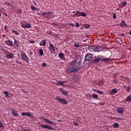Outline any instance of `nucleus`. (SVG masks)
<instances>
[{
	"label": "nucleus",
	"instance_id": "1",
	"mask_svg": "<svg viewBox=\"0 0 131 131\" xmlns=\"http://www.w3.org/2000/svg\"><path fill=\"white\" fill-rule=\"evenodd\" d=\"M70 66L72 67L68 68L67 72L68 73H73L74 72H77L80 69L81 64L80 62H77V59H75L70 63Z\"/></svg>",
	"mask_w": 131,
	"mask_h": 131
},
{
	"label": "nucleus",
	"instance_id": "2",
	"mask_svg": "<svg viewBox=\"0 0 131 131\" xmlns=\"http://www.w3.org/2000/svg\"><path fill=\"white\" fill-rule=\"evenodd\" d=\"M56 100L58 101V102H60V103H61V104H63V105H67V104H68V102H67V100L66 99L60 98L59 97H56Z\"/></svg>",
	"mask_w": 131,
	"mask_h": 131
},
{
	"label": "nucleus",
	"instance_id": "3",
	"mask_svg": "<svg viewBox=\"0 0 131 131\" xmlns=\"http://www.w3.org/2000/svg\"><path fill=\"white\" fill-rule=\"evenodd\" d=\"M21 57L25 61V62H27V63H29V58H28V56H27V55L25 53H23L21 54Z\"/></svg>",
	"mask_w": 131,
	"mask_h": 131
},
{
	"label": "nucleus",
	"instance_id": "4",
	"mask_svg": "<svg viewBox=\"0 0 131 131\" xmlns=\"http://www.w3.org/2000/svg\"><path fill=\"white\" fill-rule=\"evenodd\" d=\"M92 59H93V54L87 53L85 56V61H91Z\"/></svg>",
	"mask_w": 131,
	"mask_h": 131
},
{
	"label": "nucleus",
	"instance_id": "5",
	"mask_svg": "<svg viewBox=\"0 0 131 131\" xmlns=\"http://www.w3.org/2000/svg\"><path fill=\"white\" fill-rule=\"evenodd\" d=\"M48 49L50 53H51L52 54H53V53L56 51V50L55 49V47L54 46V45H53V43H50L49 45Z\"/></svg>",
	"mask_w": 131,
	"mask_h": 131
},
{
	"label": "nucleus",
	"instance_id": "6",
	"mask_svg": "<svg viewBox=\"0 0 131 131\" xmlns=\"http://www.w3.org/2000/svg\"><path fill=\"white\" fill-rule=\"evenodd\" d=\"M125 110L123 107H118L117 108V112L119 113V114H123V112Z\"/></svg>",
	"mask_w": 131,
	"mask_h": 131
},
{
	"label": "nucleus",
	"instance_id": "7",
	"mask_svg": "<svg viewBox=\"0 0 131 131\" xmlns=\"http://www.w3.org/2000/svg\"><path fill=\"white\" fill-rule=\"evenodd\" d=\"M41 127L42 128H47V129H52V130H54V128H52V126H49L47 125H41Z\"/></svg>",
	"mask_w": 131,
	"mask_h": 131
},
{
	"label": "nucleus",
	"instance_id": "8",
	"mask_svg": "<svg viewBox=\"0 0 131 131\" xmlns=\"http://www.w3.org/2000/svg\"><path fill=\"white\" fill-rule=\"evenodd\" d=\"M103 51V48L102 47H94V52L100 53Z\"/></svg>",
	"mask_w": 131,
	"mask_h": 131
},
{
	"label": "nucleus",
	"instance_id": "9",
	"mask_svg": "<svg viewBox=\"0 0 131 131\" xmlns=\"http://www.w3.org/2000/svg\"><path fill=\"white\" fill-rule=\"evenodd\" d=\"M59 91L63 96H67V95H68V91H66L62 88H59Z\"/></svg>",
	"mask_w": 131,
	"mask_h": 131
},
{
	"label": "nucleus",
	"instance_id": "10",
	"mask_svg": "<svg viewBox=\"0 0 131 131\" xmlns=\"http://www.w3.org/2000/svg\"><path fill=\"white\" fill-rule=\"evenodd\" d=\"M58 56L60 59H61V60H63V61H65V56L64 55V53L62 52L59 53Z\"/></svg>",
	"mask_w": 131,
	"mask_h": 131
},
{
	"label": "nucleus",
	"instance_id": "11",
	"mask_svg": "<svg viewBox=\"0 0 131 131\" xmlns=\"http://www.w3.org/2000/svg\"><path fill=\"white\" fill-rule=\"evenodd\" d=\"M12 114L13 116H15V117H19V114H18V112L15 111V110L12 111Z\"/></svg>",
	"mask_w": 131,
	"mask_h": 131
},
{
	"label": "nucleus",
	"instance_id": "12",
	"mask_svg": "<svg viewBox=\"0 0 131 131\" xmlns=\"http://www.w3.org/2000/svg\"><path fill=\"white\" fill-rule=\"evenodd\" d=\"M94 49H95V47L93 46H89L88 47V51H90L91 53L94 52Z\"/></svg>",
	"mask_w": 131,
	"mask_h": 131
},
{
	"label": "nucleus",
	"instance_id": "13",
	"mask_svg": "<svg viewBox=\"0 0 131 131\" xmlns=\"http://www.w3.org/2000/svg\"><path fill=\"white\" fill-rule=\"evenodd\" d=\"M7 59H13L14 58V54L13 53H8L6 55Z\"/></svg>",
	"mask_w": 131,
	"mask_h": 131
},
{
	"label": "nucleus",
	"instance_id": "14",
	"mask_svg": "<svg viewBox=\"0 0 131 131\" xmlns=\"http://www.w3.org/2000/svg\"><path fill=\"white\" fill-rule=\"evenodd\" d=\"M57 85H63L64 83H66V81H58L55 83Z\"/></svg>",
	"mask_w": 131,
	"mask_h": 131
},
{
	"label": "nucleus",
	"instance_id": "15",
	"mask_svg": "<svg viewBox=\"0 0 131 131\" xmlns=\"http://www.w3.org/2000/svg\"><path fill=\"white\" fill-rule=\"evenodd\" d=\"M21 115L22 116H28V117H30V116H31V114L29 112H23L21 113Z\"/></svg>",
	"mask_w": 131,
	"mask_h": 131
},
{
	"label": "nucleus",
	"instance_id": "16",
	"mask_svg": "<svg viewBox=\"0 0 131 131\" xmlns=\"http://www.w3.org/2000/svg\"><path fill=\"white\" fill-rule=\"evenodd\" d=\"M41 118H42L44 121H46L48 123H49L50 124H54V122L49 120L47 118H44L43 117H41Z\"/></svg>",
	"mask_w": 131,
	"mask_h": 131
},
{
	"label": "nucleus",
	"instance_id": "17",
	"mask_svg": "<svg viewBox=\"0 0 131 131\" xmlns=\"http://www.w3.org/2000/svg\"><path fill=\"white\" fill-rule=\"evenodd\" d=\"M120 25L121 26V27H124L125 26H126V27H127V25H126L125 24V21L124 20H122L121 21V23L120 24Z\"/></svg>",
	"mask_w": 131,
	"mask_h": 131
},
{
	"label": "nucleus",
	"instance_id": "18",
	"mask_svg": "<svg viewBox=\"0 0 131 131\" xmlns=\"http://www.w3.org/2000/svg\"><path fill=\"white\" fill-rule=\"evenodd\" d=\"M14 43L17 48L20 46V42L17 40H14Z\"/></svg>",
	"mask_w": 131,
	"mask_h": 131
},
{
	"label": "nucleus",
	"instance_id": "19",
	"mask_svg": "<svg viewBox=\"0 0 131 131\" xmlns=\"http://www.w3.org/2000/svg\"><path fill=\"white\" fill-rule=\"evenodd\" d=\"M6 42L8 46H9V47H12L13 46V41H11L10 40H7Z\"/></svg>",
	"mask_w": 131,
	"mask_h": 131
},
{
	"label": "nucleus",
	"instance_id": "20",
	"mask_svg": "<svg viewBox=\"0 0 131 131\" xmlns=\"http://www.w3.org/2000/svg\"><path fill=\"white\" fill-rule=\"evenodd\" d=\"M101 61V58L97 57L96 59L93 60L94 63H99Z\"/></svg>",
	"mask_w": 131,
	"mask_h": 131
},
{
	"label": "nucleus",
	"instance_id": "21",
	"mask_svg": "<svg viewBox=\"0 0 131 131\" xmlns=\"http://www.w3.org/2000/svg\"><path fill=\"white\" fill-rule=\"evenodd\" d=\"M39 56L40 57H42V55H43V50H42V49H39Z\"/></svg>",
	"mask_w": 131,
	"mask_h": 131
},
{
	"label": "nucleus",
	"instance_id": "22",
	"mask_svg": "<svg viewBox=\"0 0 131 131\" xmlns=\"http://www.w3.org/2000/svg\"><path fill=\"white\" fill-rule=\"evenodd\" d=\"M113 126L115 128H118L119 127V124H118V123H114Z\"/></svg>",
	"mask_w": 131,
	"mask_h": 131
},
{
	"label": "nucleus",
	"instance_id": "23",
	"mask_svg": "<svg viewBox=\"0 0 131 131\" xmlns=\"http://www.w3.org/2000/svg\"><path fill=\"white\" fill-rule=\"evenodd\" d=\"M125 100L126 102H131V94L128 96Z\"/></svg>",
	"mask_w": 131,
	"mask_h": 131
},
{
	"label": "nucleus",
	"instance_id": "24",
	"mask_svg": "<svg viewBox=\"0 0 131 131\" xmlns=\"http://www.w3.org/2000/svg\"><path fill=\"white\" fill-rule=\"evenodd\" d=\"M93 98L95 99V100H99V97L98 96V95L94 94L92 96Z\"/></svg>",
	"mask_w": 131,
	"mask_h": 131
},
{
	"label": "nucleus",
	"instance_id": "25",
	"mask_svg": "<svg viewBox=\"0 0 131 131\" xmlns=\"http://www.w3.org/2000/svg\"><path fill=\"white\" fill-rule=\"evenodd\" d=\"M75 15L76 17H80L81 16V13L79 12V11H77Z\"/></svg>",
	"mask_w": 131,
	"mask_h": 131
},
{
	"label": "nucleus",
	"instance_id": "26",
	"mask_svg": "<svg viewBox=\"0 0 131 131\" xmlns=\"http://www.w3.org/2000/svg\"><path fill=\"white\" fill-rule=\"evenodd\" d=\"M42 16H45V15H50V14H53L51 12H42Z\"/></svg>",
	"mask_w": 131,
	"mask_h": 131
},
{
	"label": "nucleus",
	"instance_id": "27",
	"mask_svg": "<svg viewBox=\"0 0 131 131\" xmlns=\"http://www.w3.org/2000/svg\"><path fill=\"white\" fill-rule=\"evenodd\" d=\"M112 93L113 94V95H115L116 93H117V89L116 88H114L112 90Z\"/></svg>",
	"mask_w": 131,
	"mask_h": 131
},
{
	"label": "nucleus",
	"instance_id": "28",
	"mask_svg": "<svg viewBox=\"0 0 131 131\" xmlns=\"http://www.w3.org/2000/svg\"><path fill=\"white\" fill-rule=\"evenodd\" d=\"M102 61L104 62H109V61H112V59L111 58H103Z\"/></svg>",
	"mask_w": 131,
	"mask_h": 131
},
{
	"label": "nucleus",
	"instance_id": "29",
	"mask_svg": "<svg viewBox=\"0 0 131 131\" xmlns=\"http://www.w3.org/2000/svg\"><path fill=\"white\" fill-rule=\"evenodd\" d=\"M25 25V28H31V25L30 24H26Z\"/></svg>",
	"mask_w": 131,
	"mask_h": 131
},
{
	"label": "nucleus",
	"instance_id": "30",
	"mask_svg": "<svg viewBox=\"0 0 131 131\" xmlns=\"http://www.w3.org/2000/svg\"><path fill=\"white\" fill-rule=\"evenodd\" d=\"M47 45V41H46V40H42V46L43 47H46Z\"/></svg>",
	"mask_w": 131,
	"mask_h": 131
},
{
	"label": "nucleus",
	"instance_id": "31",
	"mask_svg": "<svg viewBox=\"0 0 131 131\" xmlns=\"http://www.w3.org/2000/svg\"><path fill=\"white\" fill-rule=\"evenodd\" d=\"M122 4L123 7H125V6H126V5H127V2H126L125 1H123L122 2Z\"/></svg>",
	"mask_w": 131,
	"mask_h": 131
},
{
	"label": "nucleus",
	"instance_id": "32",
	"mask_svg": "<svg viewBox=\"0 0 131 131\" xmlns=\"http://www.w3.org/2000/svg\"><path fill=\"white\" fill-rule=\"evenodd\" d=\"M31 9L32 11H36V8L33 6H31Z\"/></svg>",
	"mask_w": 131,
	"mask_h": 131
},
{
	"label": "nucleus",
	"instance_id": "33",
	"mask_svg": "<svg viewBox=\"0 0 131 131\" xmlns=\"http://www.w3.org/2000/svg\"><path fill=\"white\" fill-rule=\"evenodd\" d=\"M6 5L7 6H10L11 8H13L14 7V5L11 3H6Z\"/></svg>",
	"mask_w": 131,
	"mask_h": 131
},
{
	"label": "nucleus",
	"instance_id": "34",
	"mask_svg": "<svg viewBox=\"0 0 131 131\" xmlns=\"http://www.w3.org/2000/svg\"><path fill=\"white\" fill-rule=\"evenodd\" d=\"M28 42L29 43H35V41H34L33 40H29Z\"/></svg>",
	"mask_w": 131,
	"mask_h": 131
},
{
	"label": "nucleus",
	"instance_id": "35",
	"mask_svg": "<svg viewBox=\"0 0 131 131\" xmlns=\"http://www.w3.org/2000/svg\"><path fill=\"white\" fill-rule=\"evenodd\" d=\"M3 93L4 94V95H6V96H9V92H8V91L4 92Z\"/></svg>",
	"mask_w": 131,
	"mask_h": 131
},
{
	"label": "nucleus",
	"instance_id": "36",
	"mask_svg": "<svg viewBox=\"0 0 131 131\" xmlns=\"http://www.w3.org/2000/svg\"><path fill=\"white\" fill-rule=\"evenodd\" d=\"M3 127H4V124L0 121V128H3Z\"/></svg>",
	"mask_w": 131,
	"mask_h": 131
},
{
	"label": "nucleus",
	"instance_id": "37",
	"mask_svg": "<svg viewBox=\"0 0 131 131\" xmlns=\"http://www.w3.org/2000/svg\"><path fill=\"white\" fill-rule=\"evenodd\" d=\"M113 19H116V14H115V13L113 14Z\"/></svg>",
	"mask_w": 131,
	"mask_h": 131
},
{
	"label": "nucleus",
	"instance_id": "38",
	"mask_svg": "<svg viewBox=\"0 0 131 131\" xmlns=\"http://www.w3.org/2000/svg\"><path fill=\"white\" fill-rule=\"evenodd\" d=\"M97 93H98V94H100V95H103V92H102L100 90H97Z\"/></svg>",
	"mask_w": 131,
	"mask_h": 131
},
{
	"label": "nucleus",
	"instance_id": "39",
	"mask_svg": "<svg viewBox=\"0 0 131 131\" xmlns=\"http://www.w3.org/2000/svg\"><path fill=\"white\" fill-rule=\"evenodd\" d=\"M81 14L82 16H83V17H86V14H85V13H84V12H81Z\"/></svg>",
	"mask_w": 131,
	"mask_h": 131
},
{
	"label": "nucleus",
	"instance_id": "40",
	"mask_svg": "<svg viewBox=\"0 0 131 131\" xmlns=\"http://www.w3.org/2000/svg\"><path fill=\"white\" fill-rule=\"evenodd\" d=\"M17 13H18L19 14H22V10L21 9H18Z\"/></svg>",
	"mask_w": 131,
	"mask_h": 131
},
{
	"label": "nucleus",
	"instance_id": "41",
	"mask_svg": "<svg viewBox=\"0 0 131 131\" xmlns=\"http://www.w3.org/2000/svg\"><path fill=\"white\" fill-rule=\"evenodd\" d=\"M126 91L127 92H129V91H130V88H129V86H127L126 89Z\"/></svg>",
	"mask_w": 131,
	"mask_h": 131
},
{
	"label": "nucleus",
	"instance_id": "42",
	"mask_svg": "<svg viewBox=\"0 0 131 131\" xmlns=\"http://www.w3.org/2000/svg\"><path fill=\"white\" fill-rule=\"evenodd\" d=\"M12 32H14V33H15V34H19V33H18V32L16 30H13Z\"/></svg>",
	"mask_w": 131,
	"mask_h": 131
},
{
	"label": "nucleus",
	"instance_id": "43",
	"mask_svg": "<svg viewBox=\"0 0 131 131\" xmlns=\"http://www.w3.org/2000/svg\"><path fill=\"white\" fill-rule=\"evenodd\" d=\"M80 26L79 25V24L78 23H76V27H77V28H78V27H79Z\"/></svg>",
	"mask_w": 131,
	"mask_h": 131
},
{
	"label": "nucleus",
	"instance_id": "44",
	"mask_svg": "<svg viewBox=\"0 0 131 131\" xmlns=\"http://www.w3.org/2000/svg\"><path fill=\"white\" fill-rule=\"evenodd\" d=\"M42 66L43 67H47V63H42Z\"/></svg>",
	"mask_w": 131,
	"mask_h": 131
},
{
	"label": "nucleus",
	"instance_id": "45",
	"mask_svg": "<svg viewBox=\"0 0 131 131\" xmlns=\"http://www.w3.org/2000/svg\"><path fill=\"white\" fill-rule=\"evenodd\" d=\"M74 47H75V48H79V45L75 43Z\"/></svg>",
	"mask_w": 131,
	"mask_h": 131
},
{
	"label": "nucleus",
	"instance_id": "46",
	"mask_svg": "<svg viewBox=\"0 0 131 131\" xmlns=\"http://www.w3.org/2000/svg\"><path fill=\"white\" fill-rule=\"evenodd\" d=\"M74 125H75V126L78 125V123H77L76 122H74Z\"/></svg>",
	"mask_w": 131,
	"mask_h": 131
},
{
	"label": "nucleus",
	"instance_id": "47",
	"mask_svg": "<svg viewBox=\"0 0 131 131\" xmlns=\"http://www.w3.org/2000/svg\"><path fill=\"white\" fill-rule=\"evenodd\" d=\"M117 119H118V120H123L122 118H117Z\"/></svg>",
	"mask_w": 131,
	"mask_h": 131
},
{
	"label": "nucleus",
	"instance_id": "48",
	"mask_svg": "<svg viewBox=\"0 0 131 131\" xmlns=\"http://www.w3.org/2000/svg\"><path fill=\"white\" fill-rule=\"evenodd\" d=\"M30 55H33V53L31 51H30Z\"/></svg>",
	"mask_w": 131,
	"mask_h": 131
},
{
	"label": "nucleus",
	"instance_id": "49",
	"mask_svg": "<svg viewBox=\"0 0 131 131\" xmlns=\"http://www.w3.org/2000/svg\"><path fill=\"white\" fill-rule=\"evenodd\" d=\"M21 27L23 28H25V25H21Z\"/></svg>",
	"mask_w": 131,
	"mask_h": 131
},
{
	"label": "nucleus",
	"instance_id": "50",
	"mask_svg": "<svg viewBox=\"0 0 131 131\" xmlns=\"http://www.w3.org/2000/svg\"><path fill=\"white\" fill-rule=\"evenodd\" d=\"M70 25H71L72 27H73V26H74V24H70Z\"/></svg>",
	"mask_w": 131,
	"mask_h": 131
},
{
	"label": "nucleus",
	"instance_id": "51",
	"mask_svg": "<svg viewBox=\"0 0 131 131\" xmlns=\"http://www.w3.org/2000/svg\"><path fill=\"white\" fill-rule=\"evenodd\" d=\"M2 12V10H0V17H2V13H1Z\"/></svg>",
	"mask_w": 131,
	"mask_h": 131
},
{
	"label": "nucleus",
	"instance_id": "52",
	"mask_svg": "<svg viewBox=\"0 0 131 131\" xmlns=\"http://www.w3.org/2000/svg\"><path fill=\"white\" fill-rule=\"evenodd\" d=\"M57 121H58V122H61L62 121H61V120H58Z\"/></svg>",
	"mask_w": 131,
	"mask_h": 131
},
{
	"label": "nucleus",
	"instance_id": "53",
	"mask_svg": "<svg viewBox=\"0 0 131 131\" xmlns=\"http://www.w3.org/2000/svg\"><path fill=\"white\" fill-rule=\"evenodd\" d=\"M123 88H124V89H125L126 88V85H124V86H123Z\"/></svg>",
	"mask_w": 131,
	"mask_h": 131
},
{
	"label": "nucleus",
	"instance_id": "54",
	"mask_svg": "<svg viewBox=\"0 0 131 131\" xmlns=\"http://www.w3.org/2000/svg\"><path fill=\"white\" fill-rule=\"evenodd\" d=\"M36 11H37V12H38V11L39 10H38V9L36 8Z\"/></svg>",
	"mask_w": 131,
	"mask_h": 131
},
{
	"label": "nucleus",
	"instance_id": "55",
	"mask_svg": "<svg viewBox=\"0 0 131 131\" xmlns=\"http://www.w3.org/2000/svg\"><path fill=\"white\" fill-rule=\"evenodd\" d=\"M129 34H130V35H131V31H130L129 32Z\"/></svg>",
	"mask_w": 131,
	"mask_h": 131
},
{
	"label": "nucleus",
	"instance_id": "56",
	"mask_svg": "<svg viewBox=\"0 0 131 131\" xmlns=\"http://www.w3.org/2000/svg\"><path fill=\"white\" fill-rule=\"evenodd\" d=\"M121 35H122V36H124V34H122Z\"/></svg>",
	"mask_w": 131,
	"mask_h": 131
},
{
	"label": "nucleus",
	"instance_id": "57",
	"mask_svg": "<svg viewBox=\"0 0 131 131\" xmlns=\"http://www.w3.org/2000/svg\"><path fill=\"white\" fill-rule=\"evenodd\" d=\"M39 45H40V46H42V45H41V42H40Z\"/></svg>",
	"mask_w": 131,
	"mask_h": 131
},
{
	"label": "nucleus",
	"instance_id": "58",
	"mask_svg": "<svg viewBox=\"0 0 131 131\" xmlns=\"http://www.w3.org/2000/svg\"><path fill=\"white\" fill-rule=\"evenodd\" d=\"M90 26L86 27V28H89Z\"/></svg>",
	"mask_w": 131,
	"mask_h": 131
},
{
	"label": "nucleus",
	"instance_id": "59",
	"mask_svg": "<svg viewBox=\"0 0 131 131\" xmlns=\"http://www.w3.org/2000/svg\"><path fill=\"white\" fill-rule=\"evenodd\" d=\"M72 13H75L74 11H72Z\"/></svg>",
	"mask_w": 131,
	"mask_h": 131
},
{
	"label": "nucleus",
	"instance_id": "60",
	"mask_svg": "<svg viewBox=\"0 0 131 131\" xmlns=\"http://www.w3.org/2000/svg\"><path fill=\"white\" fill-rule=\"evenodd\" d=\"M6 27H7V26H5V28H6Z\"/></svg>",
	"mask_w": 131,
	"mask_h": 131
},
{
	"label": "nucleus",
	"instance_id": "61",
	"mask_svg": "<svg viewBox=\"0 0 131 131\" xmlns=\"http://www.w3.org/2000/svg\"><path fill=\"white\" fill-rule=\"evenodd\" d=\"M94 91H96V90H95V89H94Z\"/></svg>",
	"mask_w": 131,
	"mask_h": 131
}]
</instances>
